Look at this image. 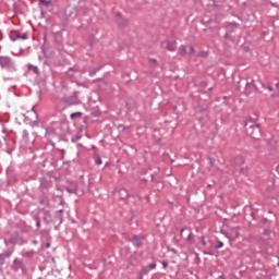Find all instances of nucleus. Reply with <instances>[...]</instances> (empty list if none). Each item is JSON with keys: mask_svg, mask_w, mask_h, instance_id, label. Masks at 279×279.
I'll return each instance as SVG.
<instances>
[{"mask_svg": "<svg viewBox=\"0 0 279 279\" xmlns=\"http://www.w3.org/2000/svg\"><path fill=\"white\" fill-rule=\"evenodd\" d=\"M95 162L96 165H101V157H96Z\"/></svg>", "mask_w": 279, "mask_h": 279, "instance_id": "412c9836", "label": "nucleus"}, {"mask_svg": "<svg viewBox=\"0 0 279 279\" xmlns=\"http://www.w3.org/2000/svg\"><path fill=\"white\" fill-rule=\"evenodd\" d=\"M150 62H156V60H154V59H150Z\"/></svg>", "mask_w": 279, "mask_h": 279, "instance_id": "bb28decb", "label": "nucleus"}, {"mask_svg": "<svg viewBox=\"0 0 279 279\" xmlns=\"http://www.w3.org/2000/svg\"><path fill=\"white\" fill-rule=\"evenodd\" d=\"M245 130L253 138H258V134L260 133V124L254 122V120H248L245 123ZM254 130H256L257 134L254 133Z\"/></svg>", "mask_w": 279, "mask_h": 279, "instance_id": "f03ea898", "label": "nucleus"}, {"mask_svg": "<svg viewBox=\"0 0 279 279\" xmlns=\"http://www.w3.org/2000/svg\"><path fill=\"white\" fill-rule=\"evenodd\" d=\"M27 69H28V71H33V73H35V75H40V71L38 70V66H36V65L27 64Z\"/></svg>", "mask_w": 279, "mask_h": 279, "instance_id": "0eeeda50", "label": "nucleus"}, {"mask_svg": "<svg viewBox=\"0 0 279 279\" xmlns=\"http://www.w3.org/2000/svg\"><path fill=\"white\" fill-rule=\"evenodd\" d=\"M276 88H277V90H279V83L276 84Z\"/></svg>", "mask_w": 279, "mask_h": 279, "instance_id": "a878e982", "label": "nucleus"}, {"mask_svg": "<svg viewBox=\"0 0 279 279\" xmlns=\"http://www.w3.org/2000/svg\"><path fill=\"white\" fill-rule=\"evenodd\" d=\"M270 4L272 5V8H276V3H274V2H270Z\"/></svg>", "mask_w": 279, "mask_h": 279, "instance_id": "393cba45", "label": "nucleus"}, {"mask_svg": "<svg viewBox=\"0 0 279 279\" xmlns=\"http://www.w3.org/2000/svg\"><path fill=\"white\" fill-rule=\"evenodd\" d=\"M3 144L1 143V141H0V147L2 146Z\"/></svg>", "mask_w": 279, "mask_h": 279, "instance_id": "c85d7f7f", "label": "nucleus"}, {"mask_svg": "<svg viewBox=\"0 0 279 279\" xmlns=\"http://www.w3.org/2000/svg\"><path fill=\"white\" fill-rule=\"evenodd\" d=\"M201 243H202L203 247H208V240H206L205 236L202 238Z\"/></svg>", "mask_w": 279, "mask_h": 279, "instance_id": "2eb2a0df", "label": "nucleus"}, {"mask_svg": "<svg viewBox=\"0 0 279 279\" xmlns=\"http://www.w3.org/2000/svg\"><path fill=\"white\" fill-rule=\"evenodd\" d=\"M41 5H45L46 8H49L51 5V0H39Z\"/></svg>", "mask_w": 279, "mask_h": 279, "instance_id": "4468645a", "label": "nucleus"}, {"mask_svg": "<svg viewBox=\"0 0 279 279\" xmlns=\"http://www.w3.org/2000/svg\"><path fill=\"white\" fill-rule=\"evenodd\" d=\"M9 38L14 43L16 40H27L29 38V35H27V33L20 34L16 31H12L9 34Z\"/></svg>", "mask_w": 279, "mask_h": 279, "instance_id": "20e7f679", "label": "nucleus"}, {"mask_svg": "<svg viewBox=\"0 0 279 279\" xmlns=\"http://www.w3.org/2000/svg\"><path fill=\"white\" fill-rule=\"evenodd\" d=\"M221 247H223V242H218L215 250H221Z\"/></svg>", "mask_w": 279, "mask_h": 279, "instance_id": "a211bd4d", "label": "nucleus"}, {"mask_svg": "<svg viewBox=\"0 0 279 279\" xmlns=\"http://www.w3.org/2000/svg\"><path fill=\"white\" fill-rule=\"evenodd\" d=\"M0 66L1 69H5L10 73H14V71H16V63L14 62V60H12V58L8 56L0 57Z\"/></svg>", "mask_w": 279, "mask_h": 279, "instance_id": "f257e3e1", "label": "nucleus"}, {"mask_svg": "<svg viewBox=\"0 0 279 279\" xmlns=\"http://www.w3.org/2000/svg\"><path fill=\"white\" fill-rule=\"evenodd\" d=\"M20 267H23V262H21V259H15L14 260V265H13V269H19Z\"/></svg>", "mask_w": 279, "mask_h": 279, "instance_id": "9d476101", "label": "nucleus"}, {"mask_svg": "<svg viewBox=\"0 0 279 279\" xmlns=\"http://www.w3.org/2000/svg\"><path fill=\"white\" fill-rule=\"evenodd\" d=\"M82 112L77 111L74 113H71L70 119H81Z\"/></svg>", "mask_w": 279, "mask_h": 279, "instance_id": "9b49d317", "label": "nucleus"}, {"mask_svg": "<svg viewBox=\"0 0 279 279\" xmlns=\"http://www.w3.org/2000/svg\"><path fill=\"white\" fill-rule=\"evenodd\" d=\"M267 89H268L270 93L274 92V87H271V86H268Z\"/></svg>", "mask_w": 279, "mask_h": 279, "instance_id": "5701e85b", "label": "nucleus"}, {"mask_svg": "<svg viewBox=\"0 0 279 279\" xmlns=\"http://www.w3.org/2000/svg\"><path fill=\"white\" fill-rule=\"evenodd\" d=\"M229 239H231L232 241L239 239V231L233 230L229 233Z\"/></svg>", "mask_w": 279, "mask_h": 279, "instance_id": "1a4fd4ad", "label": "nucleus"}, {"mask_svg": "<svg viewBox=\"0 0 279 279\" xmlns=\"http://www.w3.org/2000/svg\"><path fill=\"white\" fill-rule=\"evenodd\" d=\"M59 213H64V210H63V209H60Z\"/></svg>", "mask_w": 279, "mask_h": 279, "instance_id": "cd10ccee", "label": "nucleus"}, {"mask_svg": "<svg viewBox=\"0 0 279 279\" xmlns=\"http://www.w3.org/2000/svg\"><path fill=\"white\" fill-rule=\"evenodd\" d=\"M22 138L25 143H29V132L27 130H23Z\"/></svg>", "mask_w": 279, "mask_h": 279, "instance_id": "6e6552de", "label": "nucleus"}, {"mask_svg": "<svg viewBox=\"0 0 279 279\" xmlns=\"http://www.w3.org/2000/svg\"><path fill=\"white\" fill-rule=\"evenodd\" d=\"M272 233H274V232L271 231V229H265V230H264L265 236H271Z\"/></svg>", "mask_w": 279, "mask_h": 279, "instance_id": "dca6fc26", "label": "nucleus"}, {"mask_svg": "<svg viewBox=\"0 0 279 279\" xmlns=\"http://www.w3.org/2000/svg\"><path fill=\"white\" fill-rule=\"evenodd\" d=\"M97 71H99V68L96 69V70H94V71H90V72H89V75H95V73H96Z\"/></svg>", "mask_w": 279, "mask_h": 279, "instance_id": "4be33fe9", "label": "nucleus"}, {"mask_svg": "<svg viewBox=\"0 0 279 279\" xmlns=\"http://www.w3.org/2000/svg\"><path fill=\"white\" fill-rule=\"evenodd\" d=\"M132 243H133V245H135V247H141V244L143 243V236L134 235Z\"/></svg>", "mask_w": 279, "mask_h": 279, "instance_id": "423d86ee", "label": "nucleus"}, {"mask_svg": "<svg viewBox=\"0 0 279 279\" xmlns=\"http://www.w3.org/2000/svg\"><path fill=\"white\" fill-rule=\"evenodd\" d=\"M60 223H62V219H60Z\"/></svg>", "mask_w": 279, "mask_h": 279, "instance_id": "2f4dec72", "label": "nucleus"}, {"mask_svg": "<svg viewBox=\"0 0 279 279\" xmlns=\"http://www.w3.org/2000/svg\"><path fill=\"white\" fill-rule=\"evenodd\" d=\"M140 279H143V275H142V276H140Z\"/></svg>", "mask_w": 279, "mask_h": 279, "instance_id": "c756f323", "label": "nucleus"}, {"mask_svg": "<svg viewBox=\"0 0 279 279\" xmlns=\"http://www.w3.org/2000/svg\"><path fill=\"white\" fill-rule=\"evenodd\" d=\"M148 271H151L150 268H149V266H144V267L142 268V272L148 274Z\"/></svg>", "mask_w": 279, "mask_h": 279, "instance_id": "f3484780", "label": "nucleus"}, {"mask_svg": "<svg viewBox=\"0 0 279 279\" xmlns=\"http://www.w3.org/2000/svg\"><path fill=\"white\" fill-rule=\"evenodd\" d=\"M161 47L167 49V51H175V41L163 40Z\"/></svg>", "mask_w": 279, "mask_h": 279, "instance_id": "39448f33", "label": "nucleus"}, {"mask_svg": "<svg viewBox=\"0 0 279 279\" xmlns=\"http://www.w3.org/2000/svg\"><path fill=\"white\" fill-rule=\"evenodd\" d=\"M37 226H40V222H37Z\"/></svg>", "mask_w": 279, "mask_h": 279, "instance_id": "7c9ffc66", "label": "nucleus"}, {"mask_svg": "<svg viewBox=\"0 0 279 279\" xmlns=\"http://www.w3.org/2000/svg\"><path fill=\"white\" fill-rule=\"evenodd\" d=\"M181 236L189 243V245H193L195 243V238L193 236V233L191 232V229L184 228L181 230Z\"/></svg>", "mask_w": 279, "mask_h": 279, "instance_id": "7ed1b4c3", "label": "nucleus"}, {"mask_svg": "<svg viewBox=\"0 0 279 279\" xmlns=\"http://www.w3.org/2000/svg\"><path fill=\"white\" fill-rule=\"evenodd\" d=\"M179 53L181 54V56H186V47L185 46H180V48H179Z\"/></svg>", "mask_w": 279, "mask_h": 279, "instance_id": "ddd939ff", "label": "nucleus"}, {"mask_svg": "<svg viewBox=\"0 0 279 279\" xmlns=\"http://www.w3.org/2000/svg\"><path fill=\"white\" fill-rule=\"evenodd\" d=\"M120 197L121 199H128V190H121Z\"/></svg>", "mask_w": 279, "mask_h": 279, "instance_id": "f8f14e48", "label": "nucleus"}, {"mask_svg": "<svg viewBox=\"0 0 279 279\" xmlns=\"http://www.w3.org/2000/svg\"><path fill=\"white\" fill-rule=\"evenodd\" d=\"M191 53H195V49L193 47L190 48Z\"/></svg>", "mask_w": 279, "mask_h": 279, "instance_id": "b1692460", "label": "nucleus"}, {"mask_svg": "<svg viewBox=\"0 0 279 279\" xmlns=\"http://www.w3.org/2000/svg\"><path fill=\"white\" fill-rule=\"evenodd\" d=\"M147 266H148V269H150V271L151 269H156V263L149 264Z\"/></svg>", "mask_w": 279, "mask_h": 279, "instance_id": "aec40b11", "label": "nucleus"}, {"mask_svg": "<svg viewBox=\"0 0 279 279\" xmlns=\"http://www.w3.org/2000/svg\"><path fill=\"white\" fill-rule=\"evenodd\" d=\"M161 265H162L163 269H167L169 267V262L163 260V262H161Z\"/></svg>", "mask_w": 279, "mask_h": 279, "instance_id": "6ab92c4d", "label": "nucleus"}]
</instances>
